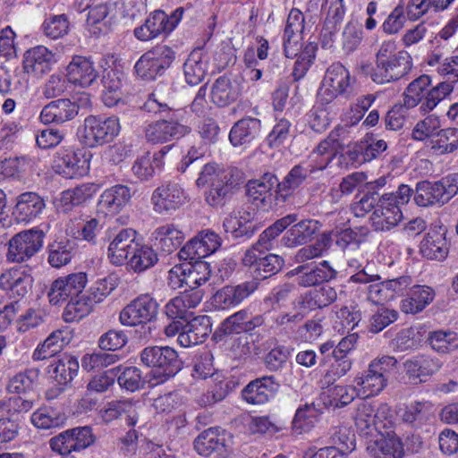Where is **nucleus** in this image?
<instances>
[{"label": "nucleus", "instance_id": "nucleus-23", "mask_svg": "<svg viewBox=\"0 0 458 458\" xmlns=\"http://www.w3.org/2000/svg\"><path fill=\"white\" fill-rule=\"evenodd\" d=\"M98 72L89 57L72 56L66 67V79L69 82L81 88H89L97 82Z\"/></svg>", "mask_w": 458, "mask_h": 458}, {"label": "nucleus", "instance_id": "nucleus-59", "mask_svg": "<svg viewBox=\"0 0 458 458\" xmlns=\"http://www.w3.org/2000/svg\"><path fill=\"white\" fill-rule=\"evenodd\" d=\"M454 83L446 79V81L440 82L437 86L430 89L422 106H420V112L427 114L432 111L442 99L453 92Z\"/></svg>", "mask_w": 458, "mask_h": 458}, {"label": "nucleus", "instance_id": "nucleus-30", "mask_svg": "<svg viewBox=\"0 0 458 458\" xmlns=\"http://www.w3.org/2000/svg\"><path fill=\"white\" fill-rule=\"evenodd\" d=\"M367 450L377 458H403L404 455L403 445L401 439L394 434L387 433L385 437H370Z\"/></svg>", "mask_w": 458, "mask_h": 458}, {"label": "nucleus", "instance_id": "nucleus-62", "mask_svg": "<svg viewBox=\"0 0 458 458\" xmlns=\"http://www.w3.org/2000/svg\"><path fill=\"white\" fill-rule=\"evenodd\" d=\"M62 332H53L33 353V360H46L55 355L64 345V339L61 338Z\"/></svg>", "mask_w": 458, "mask_h": 458}, {"label": "nucleus", "instance_id": "nucleus-40", "mask_svg": "<svg viewBox=\"0 0 458 458\" xmlns=\"http://www.w3.org/2000/svg\"><path fill=\"white\" fill-rule=\"evenodd\" d=\"M38 370L29 369L16 374L7 385V391L18 394L20 401H30L36 394Z\"/></svg>", "mask_w": 458, "mask_h": 458}, {"label": "nucleus", "instance_id": "nucleus-1", "mask_svg": "<svg viewBox=\"0 0 458 458\" xmlns=\"http://www.w3.org/2000/svg\"><path fill=\"white\" fill-rule=\"evenodd\" d=\"M242 182L240 170L235 167L220 169L216 163L203 165L196 180L199 188L207 187L205 200L214 208L225 206Z\"/></svg>", "mask_w": 458, "mask_h": 458}, {"label": "nucleus", "instance_id": "nucleus-10", "mask_svg": "<svg viewBox=\"0 0 458 458\" xmlns=\"http://www.w3.org/2000/svg\"><path fill=\"white\" fill-rule=\"evenodd\" d=\"M54 168L65 178H78L88 174L89 160L80 150L62 147L55 154Z\"/></svg>", "mask_w": 458, "mask_h": 458}, {"label": "nucleus", "instance_id": "nucleus-24", "mask_svg": "<svg viewBox=\"0 0 458 458\" xmlns=\"http://www.w3.org/2000/svg\"><path fill=\"white\" fill-rule=\"evenodd\" d=\"M80 106L69 98H58L47 104L40 112V120L44 123L62 124L74 119Z\"/></svg>", "mask_w": 458, "mask_h": 458}, {"label": "nucleus", "instance_id": "nucleus-52", "mask_svg": "<svg viewBox=\"0 0 458 458\" xmlns=\"http://www.w3.org/2000/svg\"><path fill=\"white\" fill-rule=\"evenodd\" d=\"M431 79L428 75L423 74L412 81L403 93V106L407 109L415 107L419 104L422 106L428 94Z\"/></svg>", "mask_w": 458, "mask_h": 458}, {"label": "nucleus", "instance_id": "nucleus-58", "mask_svg": "<svg viewBox=\"0 0 458 458\" xmlns=\"http://www.w3.org/2000/svg\"><path fill=\"white\" fill-rule=\"evenodd\" d=\"M428 342L432 349L439 353H447L458 349V335L451 331L431 332Z\"/></svg>", "mask_w": 458, "mask_h": 458}, {"label": "nucleus", "instance_id": "nucleus-60", "mask_svg": "<svg viewBox=\"0 0 458 458\" xmlns=\"http://www.w3.org/2000/svg\"><path fill=\"white\" fill-rule=\"evenodd\" d=\"M399 314L395 310L379 307L371 315L368 325L369 332L377 334L398 319Z\"/></svg>", "mask_w": 458, "mask_h": 458}, {"label": "nucleus", "instance_id": "nucleus-38", "mask_svg": "<svg viewBox=\"0 0 458 458\" xmlns=\"http://www.w3.org/2000/svg\"><path fill=\"white\" fill-rule=\"evenodd\" d=\"M298 219L296 214H289L275 221L265 229L259 235V240L250 250L259 254L271 250L274 248V242L285 229L294 224Z\"/></svg>", "mask_w": 458, "mask_h": 458}, {"label": "nucleus", "instance_id": "nucleus-8", "mask_svg": "<svg viewBox=\"0 0 458 458\" xmlns=\"http://www.w3.org/2000/svg\"><path fill=\"white\" fill-rule=\"evenodd\" d=\"M44 238L45 233L38 227L16 233L9 241L8 260L17 263L29 260L41 250Z\"/></svg>", "mask_w": 458, "mask_h": 458}, {"label": "nucleus", "instance_id": "nucleus-63", "mask_svg": "<svg viewBox=\"0 0 458 458\" xmlns=\"http://www.w3.org/2000/svg\"><path fill=\"white\" fill-rule=\"evenodd\" d=\"M362 40V28L356 21H349L342 33V47L346 54L352 53Z\"/></svg>", "mask_w": 458, "mask_h": 458}, {"label": "nucleus", "instance_id": "nucleus-37", "mask_svg": "<svg viewBox=\"0 0 458 458\" xmlns=\"http://www.w3.org/2000/svg\"><path fill=\"white\" fill-rule=\"evenodd\" d=\"M435 290L428 285L415 284L407 292V296L401 302V310L406 314L421 312L435 299Z\"/></svg>", "mask_w": 458, "mask_h": 458}, {"label": "nucleus", "instance_id": "nucleus-42", "mask_svg": "<svg viewBox=\"0 0 458 458\" xmlns=\"http://www.w3.org/2000/svg\"><path fill=\"white\" fill-rule=\"evenodd\" d=\"M122 73L115 69L103 71L101 84L104 88L102 101L106 106L113 107L122 101Z\"/></svg>", "mask_w": 458, "mask_h": 458}, {"label": "nucleus", "instance_id": "nucleus-44", "mask_svg": "<svg viewBox=\"0 0 458 458\" xmlns=\"http://www.w3.org/2000/svg\"><path fill=\"white\" fill-rule=\"evenodd\" d=\"M79 368L77 358L64 353L49 365V373L55 377L57 385L67 386L77 375Z\"/></svg>", "mask_w": 458, "mask_h": 458}, {"label": "nucleus", "instance_id": "nucleus-61", "mask_svg": "<svg viewBox=\"0 0 458 458\" xmlns=\"http://www.w3.org/2000/svg\"><path fill=\"white\" fill-rule=\"evenodd\" d=\"M223 227L226 233H230L232 238L238 241H246L251 238L261 227L250 224L235 223L232 217H227L223 222Z\"/></svg>", "mask_w": 458, "mask_h": 458}, {"label": "nucleus", "instance_id": "nucleus-15", "mask_svg": "<svg viewBox=\"0 0 458 458\" xmlns=\"http://www.w3.org/2000/svg\"><path fill=\"white\" fill-rule=\"evenodd\" d=\"M256 281H245L238 284H227L217 290L211 298L216 310L234 308L248 299L259 287Z\"/></svg>", "mask_w": 458, "mask_h": 458}, {"label": "nucleus", "instance_id": "nucleus-7", "mask_svg": "<svg viewBox=\"0 0 458 458\" xmlns=\"http://www.w3.org/2000/svg\"><path fill=\"white\" fill-rule=\"evenodd\" d=\"M184 12V7H178L168 15L162 10H157L142 25L135 28L134 36L141 41H148L161 35L166 36L178 25Z\"/></svg>", "mask_w": 458, "mask_h": 458}, {"label": "nucleus", "instance_id": "nucleus-6", "mask_svg": "<svg viewBox=\"0 0 458 458\" xmlns=\"http://www.w3.org/2000/svg\"><path fill=\"white\" fill-rule=\"evenodd\" d=\"M159 303L150 294H140L131 301L119 314L123 326L134 327L154 322L157 318Z\"/></svg>", "mask_w": 458, "mask_h": 458}, {"label": "nucleus", "instance_id": "nucleus-39", "mask_svg": "<svg viewBox=\"0 0 458 458\" xmlns=\"http://www.w3.org/2000/svg\"><path fill=\"white\" fill-rule=\"evenodd\" d=\"M155 245L165 254L176 250L184 241L185 235L177 225L165 224L158 226L152 233Z\"/></svg>", "mask_w": 458, "mask_h": 458}, {"label": "nucleus", "instance_id": "nucleus-41", "mask_svg": "<svg viewBox=\"0 0 458 458\" xmlns=\"http://www.w3.org/2000/svg\"><path fill=\"white\" fill-rule=\"evenodd\" d=\"M448 243L445 233L437 231L428 232L420 242V254L431 260L442 261L448 255Z\"/></svg>", "mask_w": 458, "mask_h": 458}, {"label": "nucleus", "instance_id": "nucleus-46", "mask_svg": "<svg viewBox=\"0 0 458 458\" xmlns=\"http://www.w3.org/2000/svg\"><path fill=\"white\" fill-rule=\"evenodd\" d=\"M386 379L378 364H369L366 374L357 378V383L361 386L360 392L363 399L377 395L386 386Z\"/></svg>", "mask_w": 458, "mask_h": 458}, {"label": "nucleus", "instance_id": "nucleus-47", "mask_svg": "<svg viewBox=\"0 0 458 458\" xmlns=\"http://www.w3.org/2000/svg\"><path fill=\"white\" fill-rule=\"evenodd\" d=\"M337 293L335 288L323 285L312 289L301 297L299 304L306 310L323 309L335 301Z\"/></svg>", "mask_w": 458, "mask_h": 458}, {"label": "nucleus", "instance_id": "nucleus-25", "mask_svg": "<svg viewBox=\"0 0 458 458\" xmlns=\"http://www.w3.org/2000/svg\"><path fill=\"white\" fill-rule=\"evenodd\" d=\"M212 331L210 318L206 315L197 316L185 321L184 331L177 337L182 347H190L203 343Z\"/></svg>", "mask_w": 458, "mask_h": 458}, {"label": "nucleus", "instance_id": "nucleus-14", "mask_svg": "<svg viewBox=\"0 0 458 458\" xmlns=\"http://www.w3.org/2000/svg\"><path fill=\"white\" fill-rule=\"evenodd\" d=\"M242 264L249 267L251 281L259 283L279 273L284 266V260L276 254L259 257L253 250H247L242 257Z\"/></svg>", "mask_w": 458, "mask_h": 458}, {"label": "nucleus", "instance_id": "nucleus-36", "mask_svg": "<svg viewBox=\"0 0 458 458\" xmlns=\"http://www.w3.org/2000/svg\"><path fill=\"white\" fill-rule=\"evenodd\" d=\"M280 385L272 376L250 381L242 391L243 401H268L276 397Z\"/></svg>", "mask_w": 458, "mask_h": 458}, {"label": "nucleus", "instance_id": "nucleus-53", "mask_svg": "<svg viewBox=\"0 0 458 458\" xmlns=\"http://www.w3.org/2000/svg\"><path fill=\"white\" fill-rule=\"evenodd\" d=\"M328 409L327 403H305L296 411L293 420V427L302 430H308L318 420V417Z\"/></svg>", "mask_w": 458, "mask_h": 458}, {"label": "nucleus", "instance_id": "nucleus-21", "mask_svg": "<svg viewBox=\"0 0 458 458\" xmlns=\"http://www.w3.org/2000/svg\"><path fill=\"white\" fill-rule=\"evenodd\" d=\"M186 195L178 183L169 182L157 188L151 197L154 209L159 214L176 210L184 204Z\"/></svg>", "mask_w": 458, "mask_h": 458}, {"label": "nucleus", "instance_id": "nucleus-5", "mask_svg": "<svg viewBox=\"0 0 458 458\" xmlns=\"http://www.w3.org/2000/svg\"><path fill=\"white\" fill-rule=\"evenodd\" d=\"M175 59V52L167 46H157L144 53L134 65L135 73L145 81L163 76Z\"/></svg>", "mask_w": 458, "mask_h": 458}, {"label": "nucleus", "instance_id": "nucleus-19", "mask_svg": "<svg viewBox=\"0 0 458 458\" xmlns=\"http://www.w3.org/2000/svg\"><path fill=\"white\" fill-rule=\"evenodd\" d=\"M277 177L271 173L264 174L259 179L249 181L246 185L249 201L258 208L267 210L273 200L272 191L274 188L277 189Z\"/></svg>", "mask_w": 458, "mask_h": 458}, {"label": "nucleus", "instance_id": "nucleus-55", "mask_svg": "<svg viewBox=\"0 0 458 458\" xmlns=\"http://www.w3.org/2000/svg\"><path fill=\"white\" fill-rule=\"evenodd\" d=\"M158 261L152 247L137 243L127 262L135 272H142L152 267Z\"/></svg>", "mask_w": 458, "mask_h": 458}, {"label": "nucleus", "instance_id": "nucleus-3", "mask_svg": "<svg viewBox=\"0 0 458 458\" xmlns=\"http://www.w3.org/2000/svg\"><path fill=\"white\" fill-rule=\"evenodd\" d=\"M141 362L151 369L155 379L163 383L175 376L183 366L178 352L170 346H148L140 352Z\"/></svg>", "mask_w": 458, "mask_h": 458}, {"label": "nucleus", "instance_id": "nucleus-11", "mask_svg": "<svg viewBox=\"0 0 458 458\" xmlns=\"http://www.w3.org/2000/svg\"><path fill=\"white\" fill-rule=\"evenodd\" d=\"M95 441L90 427H78L67 429L49 440V445L54 452L60 454H69L72 451H81Z\"/></svg>", "mask_w": 458, "mask_h": 458}, {"label": "nucleus", "instance_id": "nucleus-27", "mask_svg": "<svg viewBox=\"0 0 458 458\" xmlns=\"http://www.w3.org/2000/svg\"><path fill=\"white\" fill-rule=\"evenodd\" d=\"M55 55L44 46H37L24 53L22 68L24 72L41 77L51 70Z\"/></svg>", "mask_w": 458, "mask_h": 458}, {"label": "nucleus", "instance_id": "nucleus-51", "mask_svg": "<svg viewBox=\"0 0 458 458\" xmlns=\"http://www.w3.org/2000/svg\"><path fill=\"white\" fill-rule=\"evenodd\" d=\"M376 412L371 403H360L354 416L355 426L361 437H374L378 436L375 425Z\"/></svg>", "mask_w": 458, "mask_h": 458}, {"label": "nucleus", "instance_id": "nucleus-9", "mask_svg": "<svg viewBox=\"0 0 458 458\" xmlns=\"http://www.w3.org/2000/svg\"><path fill=\"white\" fill-rule=\"evenodd\" d=\"M88 277L84 272L72 273L53 281L47 293L50 304L60 305L83 293Z\"/></svg>", "mask_w": 458, "mask_h": 458}, {"label": "nucleus", "instance_id": "nucleus-13", "mask_svg": "<svg viewBox=\"0 0 458 458\" xmlns=\"http://www.w3.org/2000/svg\"><path fill=\"white\" fill-rule=\"evenodd\" d=\"M330 161L331 157H328L325 164L320 165L311 164L294 165L284 178L283 182L278 181L276 198L285 201L308 178H318V174H322Z\"/></svg>", "mask_w": 458, "mask_h": 458}, {"label": "nucleus", "instance_id": "nucleus-35", "mask_svg": "<svg viewBox=\"0 0 458 458\" xmlns=\"http://www.w3.org/2000/svg\"><path fill=\"white\" fill-rule=\"evenodd\" d=\"M412 196L415 203L420 207L443 206L449 201L440 181L417 182Z\"/></svg>", "mask_w": 458, "mask_h": 458}, {"label": "nucleus", "instance_id": "nucleus-17", "mask_svg": "<svg viewBox=\"0 0 458 458\" xmlns=\"http://www.w3.org/2000/svg\"><path fill=\"white\" fill-rule=\"evenodd\" d=\"M191 129L182 123L158 119L144 128V136L150 144H164L177 140L191 132Z\"/></svg>", "mask_w": 458, "mask_h": 458}, {"label": "nucleus", "instance_id": "nucleus-49", "mask_svg": "<svg viewBox=\"0 0 458 458\" xmlns=\"http://www.w3.org/2000/svg\"><path fill=\"white\" fill-rule=\"evenodd\" d=\"M68 416L61 410L43 405L31 415V422L38 428L49 429L63 426Z\"/></svg>", "mask_w": 458, "mask_h": 458}, {"label": "nucleus", "instance_id": "nucleus-16", "mask_svg": "<svg viewBox=\"0 0 458 458\" xmlns=\"http://www.w3.org/2000/svg\"><path fill=\"white\" fill-rule=\"evenodd\" d=\"M220 236L213 231H202L191 239L178 252L180 260L202 259L219 249Z\"/></svg>", "mask_w": 458, "mask_h": 458}, {"label": "nucleus", "instance_id": "nucleus-43", "mask_svg": "<svg viewBox=\"0 0 458 458\" xmlns=\"http://www.w3.org/2000/svg\"><path fill=\"white\" fill-rule=\"evenodd\" d=\"M208 64V58L203 55L202 48L191 51L183 64L186 82L192 86L199 84L207 73Z\"/></svg>", "mask_w": 458, "mask_h": 458}, {"label": "nucleus", "instance_id": "nucleus-57", "mask_svg": "<svg viewBox=\"0 0 458 458\" xmlns=\"http://www.w3.org/2000/svg\"><path fill=\"white\" fill-rule=\"evenodd\" d=\"M92 306L93 303L89 302L86 294L81 293L77 298L68 301L63 318L66 322L79 321L89 314Z\"/></svg>", "mask_w": 458, "mask_h": 458}, {"label": "nucleus", "instance_id": "nucleus-33", "mask_svg": "<svg viewBox=\"0 0 458 458\" xmlns=\"http://www.w3.org/2000/svg\"><path fill=\"white\" fill-rule=\"evenodd\" d=\"M242 85L237 80L226 75L218 77L211 88V100L219 106H227L237 100L242 94Z\"/></svg>", "mask_w": 458, "mask_h": 458}, {"label": "nucleus", "instance_id": "nucleus-48", "mask_svg": "<svg viewBox=\"0 0 458 458\" xmlns=\"http://www.w3.org/2000/svg\"><path fill=\"white\" fill-rule=\"evenodd\" d=\"M182 265L185 268L184 284L191 291L206 284L210 277L211 268L209 263L202 259L187 260Z\"/></svg>", "mask_w": 458, "mask_h": 458}, {"label": "nucleus", "instance_id": "nucleus-56", "mask_svg": "<svg viewBox=\"0 0 458 458\" xmlns=\"http://www.w3.org/2000/svg\"><path fill=\"white\" fill-rule=\"evenodd\" d=\"M154 94L149 96L148 102L145 104V107H148L149 111H153L155 114H158L160 119H167L168 121L185 123L186 112L184 109L174 108L167 103H163L154 98Z\"/></svg>", "mask_w": 458, "mask_h": 458}, {"label": "nucleus", "instance_id": "nucleus-20", "mask_svg": "<svg viewBox=\"0 0 458 458\" xmlns=\"http://www.w3.org/2000/svg\"><path fill=\"white\" fill-rule=\"evenodd\" d=\"M226 435L225 430L220 428H209L195 438L194 449L202 456L216 454L218 457L225 458L228 454Z\"/></svg>", "mask_w": 458, "mask_h": 458}, {"label": "nucleus", "instance_id": "nucleus-2", "mask_svg": "<svg viewBox=\"0 0 458 458\" xmlns=\"http://www.w3.org/2000/svg\"><path fill=\"white\" fill-rule=\"evenodd\" d=\"M413 190L407 184H400L395 192H382L377 197V207L370 216L375 231H390L402 221V207L408 204Z\"/></svg>", "mask_w": 458, "mask_h": 458}, {"label": "nucleus", "instance_id": "nucleus-50", "mask_svg": "<svg viewBox=\"0 0 458 458\" xmlns=\"http://www.w3.org/2000/svg\"><path fill=\"white\" fill-rule=\"evenodd\" d=\"M47 261L51 267L59 268L71 262L75 254V243L69 239L54 241L47 247Z\"/></svg>", "mask_w": 458, "mask_h": 458}, {"label": "nucleus", "instance_id": "nucleus-26", "mask_svg": "<svg viewBox=\"0 0 458 458\" xmlns=\"http://www.w3.org/2000/svg\"><path fill=\"white\" fill-rule=\"evenodd\" d=\"M264 322L265 319L262 315H252L249 310L242 309L225 318L221 324L220 330L225 335L251 334Z\"/></svg>", "mask_w": 458, "mask_h": 458}, {"label": "nucleus", "instance_id": "nucleus-28", "mask_svg": "<svg viewBox=\"0 0 458 458\" xmlns=\"http://www.w3.org/2000/svg\"><path fill=\"white\" fill-rule=\"evenodd\" d=\"M136 231L131 228L121 230L110 242L107 256L110 262L120 266L124 264L131 257L134 248L137 246Z\"/></svg>", "mask_w": 458, "mask_h": 458}, {"label": "nucleus", "instance_id": "nucleus-22", "mask_svg": "<svg viewBox=\"0 0 458 458\" xmlns=\"http://www.w3.org/2000/svg\"><path fill=\"white\" fill-rule=\"evenodd\" d=\"M441 367V361L437 358L429 355L414 356L403 363L408 382L414 385L426 382Z\"/></svg>", "mask_w": 458, "mask_h": 458}, {"label": "nucleus", "instance_id": "nucleus-12", "mask_svg": "<svg viewBox=\"0 0 458 458\" xmlns=\"http://www.w3.org/2000/svg\"><path fill=\"white\" fill-rule=\"evenodd\" d=\"M412 68L411 55L404 50L398 51L395 56L377 65L371 70V80L377 84L395 81L407 75Z\"/></svg>", "mask_w": 458, "mask_h": 458}, {"label": "nucleus", "instance_id": "nucleus-54", "mask_svg": "<svg viewBox=\"0 0 458 458\" xmlns=\"http://www.w3.org/2000/svg\"><path fill=\"white\" fill-rule=\"evenodd\" d=\"M431 150L437 155H445L458 148V128H446L437 131L429 140Z\"/></svg>", "mask_w": 458, "mask_h": 458}, {"label": "nucleus", "instance_id": "nucleus-64", "mask_svg": "<svg viewBox=\"0 0 458 458\" xmlns=\"http://www.w3.org/2000/svg\"><path fill=\"white\" fill-rule=\"evenodd\" d=\"M327 363H329V369L326 371L324 378L328 384L344 377L352 368V360L349 357L335 354H332Z\"/></svg>", "mask_w": 458, "mask_h": 458}, {"label": "nucleus", "instance_id": "nucleus-4", "mask_svg": "<svg viewBox=\"0 0 458 458\" xmlns=\"http://www.w3.org/2000/svg\"><path fill=\"white\" fill-rule=\"evenodd\" d=\"M121 125L114 116L89 115L84 119L83 126L78 131L82 144L88 148H95L112 142L119 134Z\"/></svg>", "mask_w": 458, "mask_h": 458}, {"label": "nucleus", "instance_id": "nucleus-45", "mask_svg": "<svg viewBox=\"0 0 458 458\" xmlns=\"http://www.w3.org/2000/svg\"><path fill=\"white\" fill-rule=\"evenodd\" d=\"M96 191L93 184L84 183L73 189H69L62 192L59 199V208L64 213L72 211L74 208L83 205L87 202Z\"/></svg>", "mask_w": 458, "mask_h": 458}, {"label": "nucleus", "instance_id": "nucleus-31", "mask_svg": "<svg viewBox=\"0 0 458 458\" xmlns=\"http://www.w3.org/2000/svg\"><path fill=\"white\" fill-rule=\"evenodd\" d=\"M32 277L24 271L10 269L0 276V288L7 293L10 298H23L32 286Z\"/></svg>", "mask_w": 458, "mask_h": 458}, {"label": "nucleus", "instance_id": "nucleus-18", "mask_svg": "<svg viewBox=\"0 0 458 458\" xmlns=\"http://www.w3.org/2000/svg\"><path fill=\"white\" fill-rule=\"evenodd\" d=\"M47 207L46 199L36 191H24L15 198L12 216L18 223L29 224L38 218Z\"/></svg>", "mask_w": 458, "mask_h": 458}, {"label": "nucleus", "instance_id": "nucleus-32", "mask_svg": "<svg viewBox=\"0 0 458 458\" xmlns=\"http://www.w3.org/2000/svg\"><path fill=\"white\" fill-rule=\"evenodd\" d=\"M261 132V121L259 118L245 116L232 126L229 140L234 147L250 144Z\"/></svg>", "mask_w": 458, "mask_h": 458}, {"label": "nucleus", "instance_id": "nucleus-34", "mask_svg": "<svg viewBox=\"0 0 458 458\" xmlns=\"http://www.w3.org/2000/svg\"><path fill=\"white\" fill-rule=\"evenodd\" d=\"M321 224L314 219H304L295 223L282 237L286 247H296L311 242L319 233Z\"/></svg>", "mask_w": 458, "mask_h": 458}, {"label": "nucleus", "instance_id": "nucleus-29", "mask_svg": "<svg viewBox=\"0 0 458 458\" xmlns=\"http://www.w3.org/2000/svg\"><path fill=\"white\" fill-rule=\"evenodd\" d=\"M131 198V189L128 186H112L101 194L98 203V211L106 216L116 215L130 202Z\"/></svg>", "mask_w": 458, "mask_h": 458}]
</instances>
